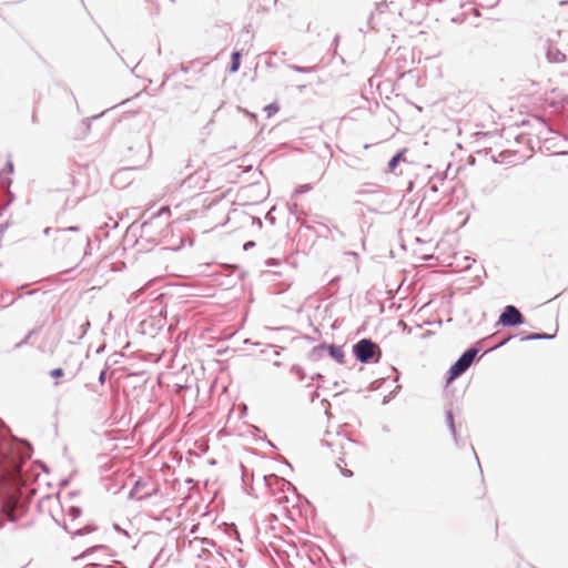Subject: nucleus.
I'll use <instances>...</instances> for the list:
<instances>
[{
  "label": "nucleus",
  "mask_w": 568,
  "mask_h": 568,
  "mask_svg": "<svg viewBox=\"0 0 568 568\" xmlns=\"http://www.w3.org/2000/svg\"><path fill=\"white\" fill-rule=\"evenodd\" d=\"M312 189H313V185L311 183L301 184L295 189L293 195L306 193V192L311 191Z\"/></svg>",
  "instance_id": "24"
},
{
  "label": "nucleus",
  "mask_w": 568,
  "mask_h": 568,
  "mask_svg": "<svg viewBox=\"0 0 568 568\" xmlns=\"http://www.w3.org/2000/svg\"><path fill=\"white\" fill-rule=\"evenodd\" d=\"M37 332H38V328H33V329H31V331H30V332L24 336V338H23V339H21L20 342H18V343L14 345V347H13V348H14V349H18V348L22 347L23 345H26V344L28 343L29 338H30L33 334H36Z\"/></svg>",
  "instance_id": "23"
},
{
  "label": "nucleus",
  "mask_w": 568,
  "mask_h": 568,
  "mask_svg": "<svg viewBox=\"0 0 568 568\" xmlns=\"http://www.w3.org/2000/svg\"><path fill=\"white\" fill-rule=\"evenodd\" d=\"M339 280H341V277H339V276H335V277H333V278L329 281V284H331V285H335Z\"/></svg>",
  "instance_id": "52"
},
{
  "label": "nucleus",
  "mask_w": 568,
  "mask_h": 568,
  "mask_svg": "<svg viewBox=\"0 0 568 568\" xmlns=\"http://www.w3.org/2000/svg\"><path fill=\"white\" fill-rule=\"evenodd\" d=\"M489 337H484L477 341L460 354V356L450 365L446 373L445 379L447 384L463 376L468 371V368L474 364V362L479 358L478 355L481 351V345Z\"/></svg>",
  "instance_id": "1"
},
{
  "label": "nucleus",
  "mask_w": 568,
  "mask_h": 568,
  "mask_svg": "<svg viewBox=\"0 0 568 568\" xmlns=\"http://www.w3.org/2000/svg\"><path fill=\"white\" fill-rule=\"evenodd\" d=\"M558 55H560V59H556L557 62L562 61L565 59V54L561 52H558Z\"/></svg>",
  "instance_id": "61"
},
{
  "label": "nucleus",
  "mask_w": 568,
  "mask_h": 568,
  "mask_svg": "<svg viewBox=\"0 0 568 568\" xmlns=\"http://www.w3.org/2000/svg\"><path fill=\"white\" fill-rule=\"evenodd\" d=\"M156 213H160V216L162 214H170V207L168 206H162Z\"/></svg>",
  "instance_id": "44"
},
{
  "label": "nucleus",
  "mask_w": 568,
  "mask_h": 568,
  "mask_svg": "<svg viewBox=\"0 0 568 568\" xmlns=\"http://www.w3.org/2000/svg\"><path fill=\"white\" fill-rule=\"evenodd\" d=\"M106 550H110L106 545H94V546L89 547L85 550H83L80 555L73 557V560L74 561L84 560L87 557H89L90 555H92L95 551H106Z\"/></svg>",
  "instance_id": "14"
},
{
  "label": "nucleus",
  "mask_w": 568,
  "mask_h": 568,
  "mask_svg": "<svg viewBox=\"0 0 568 568\" xmlns=\"http://www.w3.org/2000/svg\"><path fill=\"white\" fill-rule=\"evenodd\" d=\"M39 463H40V466H41V470L43 473H49V467L47 466V464L43 463V462H39Z\"/></svg>",
  "instance_id": "49"
},
{
  "label": "nucleus",
  "mask_w": 568,
  "mask_h": 568,
  "mask_svg": "<svg viewBox=\"0 0 568 568\" xmlns=\"http://www.w3.org/2000/svg\"><path fill=\"white\" fill-rule=\"evenodd\" d=\"M470 448H471V450H473V453H474V456H475V458H476V460H477L478 466H480L479 457L477 456V454H476V452H475L474 446H473V445H470ZM479 468L481 469V467H479Z\"/></svg>",
  "instance_id": "50"
},
{
  "label": "nucleus",
  "mask_w": 568,
  "mask_h": 568,
  "mask_svg": "<svg viewBox=\"0 0 568 568\" xmlns=\"http://www.w3.org/2000/svg\"><path fill=\"white\" fill-rule=\"evenodd\" d=\"M352 354L361 364H377L383 353L372 338L364 337L352 346Z\"/></svg>",
  "instance_id": "2"
},
{
  "label": "nucleus",
  "mask_w": 568,
  "mask_h": 568,
  "mask_svg": "<svg viewBox=\"0 0 568 568\" xmlns=\"http://www.w3.org/2000/svg\"><path fill=\"white\" fill-rule=\"evenodd\" d=\"M388 9L387 1H381L375 4V11L371 12L367 19V30H376L378 27L377 17L382 16Z\"/></svg>",
  "instance_id": "7"
},
{
  "label": "nucleus",
  "mask_w": 568,
  "mask_h": 568,
  "mask_svg": "<svg viewBox=\"0 0 568 568\" xmlns=\"http://www.w3.org/2000/svg\"><path fill=\"white\" fill-rule=\"evenodd\" d=\"M83 242L85 243V248L83 253V256L85 257L91 254L92 245L89 236L81 237L80 243L82 244Z\"/></svg>",
  "instance_id": "25"
},
{
  "label": "nucleus",
  "mask_w": 568,
  "mask_h": 568,
  "mask_svg": "<svg viewBox=\"0 0 568 568\" xmlns=\"http://www.w3.org/2000/svg\"><path fill=\"white\" fill-rule=\"evenodd\" d=\"M80 227L78 225L60 227L55 230L57 236L54 237L55 242H64L67 240V234L69 232H79Z\"/></svg>",
  "instance_id": "15"
},
{
  "label": "nucleus",
  "mask_w": 568,
  "mask_h": 568,
  "mask_svg": "<svg viewBox=\"0 0 568 568\" xmlns=\"http://www.w3.org/2000/svg\"><path fill=\"white\" fill-rule=\"evenodd\" d=\"M500 0H495L493 3L488 4V8H494L499 3Z\"/></svg>",
  "instance_id": "58"
},
{
  "label": "nucleus",
  "mask_w": 568,
  "mask_h": 568,
  "mask_svg": "<svg viewBox=\"0 0 568 568\" xmlns=\"http://www.w3.org/2000/svg\"><path fill=\"white\" fill-rule=\"evenodd\" d=\"M404 154H405V150H402V151H398L396 152L388 161L387 163V170L389 172H394L396 170V168L399 165V163L402 162L403 158H404Z\"/></svg>",
  "instance_id": "16"
},
{
  "label": "nucleus",
  "mask_w": 568,
  "mask_h": 568,
  "mask_svg": "<svg viewBox=\"0 0 568 568\" xmlns=\"http://www.w3.org/2000/svg\"><path fill=\"white\" fill-rule=\"evenodd\" d=\"M54 521L60 525L62 528H63V524L67 523L65 519H63L62 521L61 520H58L57 518H54Z\"/></svg>",
  "instance_id": "60"
},
{
  "label": "nucleus",
  "mask_w": 568,
  "mask_h": 568,
  "mask_svg": "<svg viewBox=\"0 0 568 568\" xmlns=\"http://www.w3.org/2000/svg\"><path fill=\"white\" fill-rule=\"evenodd\" d=\"M296 207H297V205H296V204H293L292 206H290V212H291L292 214H296V211H295V210H296Z\"/></svg>",
  "instance_id": "55"
},
{
  "label": "nucleus",
  "mask_w": 568,
  "mask_h": 568,
  "mask_svg": "<svg viewBox=\"0 0 568 568\" xmlns=\"http://www.w3.org/2000/svg\"><path fill=\"white\" fill-rule=\"evenodd\" d=\"M103 113H104V112H102V113H100V114H98V115H94V116H92V118H88V119H85V120H83V121H82V124L84 125V128H85V131H87V132H88V131L90 130V128H91V121H92V120H95V119H99L100 116H102V115H103Z\"/></svg>",
  "instance_id": "30"
},
{
  "label": "nucleus",
  "mask_w": 568,
  "mask_h": 568,
  "mask_svg": "<svg viewBox=\"0 0 568 568\" xmlns=\"http://www.w3.org/2000/svg\"><path fill=\"white\" fill-rule=\"evenodd\" d=\"M31 121H32V123H38L39 122L36 112L32 113Z\"/></svg>",
  "instance_id": "54"
},
{
  "label": "nucleus",
  "mask_w": 568,
  "mask_h": 568,
  "mask_svg": "<svg viewBox=\"0 0 568 568\" xmlns=\"http://www.w3.org/2000/svg\"><path fill=\"white\" fill-rule=\"evenodd\" d=\"M272 353H273L274 356H278L280 355V351H277V349H273Z\"/></svg>",
  "instance_id": "64"
},
{
  "label": "nucleus",
  "mask_w": 568,
  "mask_h": 568,
  "mask_svg": "<svg viewBox=\"0 0 568 568\" xmlns=\"http://www.w3.org/2000/svg\"><path fill=\"white\" fill-rule=\"evenodd\" d=\"M196 215H197V211L196 210H191V211H189L187 213L184 214L186 221L192 220Z\"/></svg>",
  "instance_id": "37"
},
{
  "label": "nucleus",
  "mask_w": 568,
  "mask_h": 568,
  "mask_svg": "<svg viewBox=\"0 0 568 568\" xmlns=\"http://www.w3.org/2000/svg\"><path fill=\"white\" fill-rule=\"evenodd\" d=\"M273 365H274V366H276V367H280V366H282V362H280V361H275V362L273 363Z\"/></svg>",
  "instance_id": "62"
},
{
  "label": "nucleus",
  "mask_w": 568,
  "mask_h": 568,
  "mask_svg": "<svg viewBox=\"0 0 568 568\" xmlns=\"http://www.w3.org/2000/svg\"><path fill=\"white\" fill-rule=\"evenodd\" d=\"M109 369V366L108 364L105 365V367L100 372L99 376H98V382L100 385H104L105 384V381H106V371Z\"/></svg>",
  "instance_id": "28"
},
{
  "label": "nucleus",
  "mask_w": 568,
  "mask_h": 568,
  "mask_svg": "<svg viewBox=\"0 0 568 568\" xmlns=\"http://www.w3.org/2000/svg\"><path fill=\"white\" fill-rule=\"evenodd\" d=\"M64 369L62 367L53 368L49 372V375L54 379V386H59V379L64 376Z\"/></svg>",
  "instance_id": "19"
},
{
  "label": "nucleus",
  "mask_w": 568,
  "mask_h": 568,
  "mask_svg": "<svg viewBox=\"0 0 568 568\" xmlns=\"http://www.w3.org/2000/svg\"><path fill=\"white\" fill-rule=\"evenodd\" d=\"M251 219H252V224H253V225H256L258 229H261V227H262L263 222H262L261 217H257V216H251Z\"/></svg>",
  "instance_id": "38"
},
{
  "label": "nucleus",
  "mask_w": 568,
  "mask_h": 568,
  "mask_svg": "<svg viewBox=\"0 0 568 568\" xmlns=\"http://www.w3.org/2000/svg\"><path fill=\"white\" fill-rule=\"evenodd\" d=\"M321 404L325 407V412L327 413L328 408L331 407L329 402L326 398H323Z\"/></svg>",
  "instance_id": "45"
},
{
  "label": "nucleus",
  "mask_w": 568,
  "mask_h": 568,
  "mask_svg": "<svg viewBox=\"0 0 568 568\" xmlns=\"http://www.w3.org/2000/svg\"><path fill=\"white\" fill-rule=\"evenodd\" d=\"M54 521L60 525L62 528H63V524L67 523L65 519H63L62 521L61 520H58L57 518H54Z\"/></svg>",
  "instance_id": "59"
},
{
  "label": "nucleus",
  "mask_w": 568,
  "mask_h": 568,
  "mask_svg": "<svg viewBox=\"0 0 568 568\" xmlns=\"http://www.w3.org/2000/svg\"><path fill=\"white\" fill-rule=\"evenodd\" d=\"M63 529L71 535V538L81 537L98 530L95 524H87L83 527L73 529L68 523L63 524Z\"/></svg>",
  "instance_id": "8"
},
{
  "label": "nucleus",
  "mask_w": 568,
  "mask_h": 568,
  "mask_svg": "<svg viewBox=\"0 0 568 568\" xmlns=\"http://www.w3.org/2000/svg\"><path fill=\"white\" fill-rule=\"evenodd\" d=\"M322 388V383H317L316 388L310 394V402L314 403L318 397V389Z\"/></svg>",
  "instance_id": "29"
},
{
  "label": "nucleus",
  "mask_w": 568,
  "mask_h": 568,
  "mask_svg": "<svg viewBox=\"0 0 568 568\" xmlns=\"http://www.w3.org/2000/svg\"><path fill=\"white\" fill-rule=\"evenodd\" d=\"M91 324H90V321L89 320H85L81 326H80V334L78 335V339H81L84 337V335L88 333L89 328H90Z\"/></svg>",
  "instance_id": "26"
},
{
  "label": "nucleus",
  "mask_w": 568,
  "mask_h": 568,
  "mask_svg": "<svg viewBox=\"0 0 568 568\" xmlns=\"http://www.w3.org/2000/svg\"><path fill=\"white\" fill-rule=\"evenodd\" d=\"M39 292H40V290H39V288H37V290H30V291H28V292H26V293H23V294H19V295H18L17 297H14V298H13V300L8 304V305L13 304V303L17 301V298H20V297H22V296H24V295H27V296H32V295L38 294Z\"/></svg>",
  "instance_id": "31"
},
{
  "label": "nucleus",
  "mask_w": 568,
  "mask_h": 568,
  "mask_svg": "<svg viewBox=\"0 0 568 568\" xmlns=\"http://www.w3.org/2000/svg\"><path fill=\"white\" fill-rule=\"evenodd\" d=\"M246 476H247V468L242 466V483H243V485L246 484Z\"/></svg>",
  "instance_id": "43"
},
{
  "label": "nucleus",
  "mask_w": 568,
  "mask_h": 568,
  "mask_svg": "<svg viewBox=\"0 0 568 568\" xmlns=\"http://www.w3.org/2000/svg\"><path fill=\"white\" fill-rule=\"evenodd\" d=\"M473 14L476 16V17H479L480 16L479 9L474 8L473 9Z\"/></svg>",
  "instance_id": "57"
},
{
  "label": "nucleus",
  "mask_w": 568,
  "mask_h": 568,
  "mask_svg": "<svg viewBox=\"0 0 568 568\" xmlns=\"http://www.w3.org/2000/svg\"><path fill=\"white\" fill-rule=\"evenodd\" d=\"M180 70H181V72H183V73H187L190 69H189V67H186V65H184V64L182 63V64L180 65Z\"/></svg>",
  "instance_id": "51"
},
{
  "label": "nucleus",
  "mask_w": 568,
  "mask_h": 568,
  "mask_svg": "<svg viewBox=\"0 0 568 568\" xmlns=\"http://www.w3.org/2000/svg\"><path fill=\"white\" fill-rule=\"evenodd\" d=\"M253 246H255V242L248 241V242L244 243L243 248L246 251Z\"/></svg>",
  "instance_id": "47"
},
{
  "label": "nucleus",
  "mask_w": 568,
  "mask_h": 568,
  "mask_svg": "<svg viewBox=\"0 0 568 568\" xmlns=\"http://www.w3.org/2000/svg\"><path fill=\"white\" fill-rule=\"evenodd\" d=\"M82 515V509L79 506H70L67 510L65 516L70 518L71 521L77 520Z\"/></svg>",
  "instance_id": "18"
},
{
  "label": "nucleus",
  "mask_w": 568,
  "mask_h": 568,
  "mask_svg": "<svg viewBox=\"0 0 568 568\" xmlns=\"http://www.w3.org/2000/svg\"><path fill=\"white\" fill-rule=\"evenodd\" d=\"M287 67L298 73H312L316 70V67H302L297 64H288Z\"/></svg>",
  "instance_id": "21"
},
{
  "label": "nucleus",
  "mask_w": 568,
  "mask_h": 568,
  "mask_svg": "<svg viewBox=\"0 0 568 568\" xmlns=\"http://www.w3.org/2000/svg\"><path fill=\"white\" fill-rule=\"evenodd\" d=\"M148 486V481L143 478H138L131 490L129 491V495H128V498L129 499H135V500H145V499H149L151 498L153 495H155L158 493L156 489H152L151 491H144L142 493V490Z\"/></svg>",
  "instance_id": "5"
},
{
  "label": "nucleus",
  "mask_w": 568,
  "mask_h": 568,
  "mask_svg": "<svg viewBox=\"0 0 568 568\" xmlns=\"http://www.w3.org/2000/svg\"><path fill=\"white\" fill-rule=\"evenodd\" d=\"M112 527L116 532L123 534L124 536L129 537V532L125 529H123L118 523H113Z\"/></svg>",
  "instance_id": "33"
},
{
  "label": "nucleus",
  "mask_w": 568,
  "mask_h": 568,
  "mask_svg": "<svg viewBox=\"0 0 568 568\" xmlns=\"http://www.w3.org/2000/svg\"><path fill=\"white\" fill-rule=\"evenodd\" d=\"M51 232H52V227H50V226H48L43 230V234L47 236L50 235Z\"/></svg>",
  "instance_id": "53"
},
{
  "label": "nucleus",
  "mask_w": 568,
  "mask_h": 568,
  "mask_svg": "<svg viewBox=\"0 0 568 568\" xmlns=\"http://www.w3.org/2000/svg\"><path fill=\"white\" fill-rule=\"evenodd\" d=\"M69 484H70V478H63L60 481L61 487H67V486H69Z\"/></svg>",
  "instance_id": "48"
},
{
  "label": "nucleus",
  "mask_w": 568,
  "mask_h": 568,
  "mask_svg": "<svg viewBox=\"0 0 568 568\" xmlns=\"http://www.w3.org/2000/svg\"><path fill=\"white\" fill-rule=\"evenodd\" d=\"M284 464H285V465H286L291 470H293V467H292V465H291V463H290V462L285 460V462H284Z\"/></svg>",
  "instance_id": "63"
},
{
  "label": "nucleus",
  "mask_w": 568,
  "mask_h": 568,
  "mask_svg": "<svg viewBox=\"0 0 568 568\" xmlns=\"http://www.w3.org/2000/svg\"><path fill=\"white\" fill-rule=\"evenodd\" d=\"M290 372L294 374L300 382H303L306 377L305 369L298 364H293L290 368Z\"/></svg>",
  "instance_id": "17"
},
{
  "label": "nucleus",
  "mask_w": 568,
  "mask_h": 568,
  "mask_svg": "<svg viewBox=\"0 0 568 568\" xmlns=\"http://www.w3.org/2000/svg\"><path fill=\"white\" fill-rule=\"evenodd\" d=\"M445 419H446V424H447V427L449 429V433L454 439V443L457 447H462L465 445V443L460 442L458 435H457V429H456V424H455V418H454V414H453V410L452 409H447L445 412Z\"/></svg>",
  "instance_id": "10"
},
{
  "label": "nucleus",
  "mask_w": 568,
  "mask_h": 568,
  "mask_svg": "<svg viewBox=\"0 0 568 568\" xmlns=\"http://www.w3.org/2000/svg\"><path fill=\"white\" fill-rule=\"evenodd\" d=\"M542 123L548 128L549 132L558 134V132L554 131L544 120ZM559 135L562 136L566 141H568V133H559Z\"/></svg>",
  "instance_id": "39"
},
{
  "label": "nucleus",
  "mask_w": 568,
  "mask_h": 568,
  "mask_svg": "<svg viewBox=\"0 0 568 568\" xmlns=\"http://www.w3.org/2000/svg\"><path fill=\"white\" fill-rule=\"evenodd\" d=\"M325 352L337 364H344L345 352L343 349V346L337 345V344H327L326 343Z\"/></svg>",
  "instance_id": "9"
},
{
  "label": "nucleus",
  "mask_w": 568,
  "mask_h": 568,
  "mask_svg": "<svg viewBox=\"0 0 568 568\" xmlns=\"http://www.w3.org/2000/svg\"><path fill=\"white\" fill-rule=\"evenodd\" d=\"M172 75L173 74H166V73L163 74V80H162V83L160 85V89H162L166 84V82L172 78Z\"/></svg>",
  "instance_id": "41"
},
{
  "label": "nucleus",
  "mask_w": 568,
  "mask_h": 568,
  "mask_svg": "<svg viewBox=\"0 0 568 568\" xmlns=\"http://www.w3.org/2000/svg\"><path fill=\"white\" fill-rule=\"evenodd\" d=\"M13 199H14V196H13V194H11L10 201L4 203V204H2V205H0V216H2V214L8 209V206L12 203Z\"/></svg>",
  "instance_id": "35"
},
{
  "label": "nucleus",
  "mask_w": 568,
  "mask_h": 568,
  "mask_svg": "<svg viewBox=\"0 0 568 568\" xmlns=\"http://www.w3.org/2000/svg\"><path fill=\"white\" fill-rule=\"evenodd\" d=\"M271 478H275V476H274V475H270V476H266V475H265V476H263V480H264L266 484H267L268 479H271Z\"/></svg>",
  "instance_id": "56"
},
{
  "label": "nucleus",
  "mask_w": 568,
  "mask_h": 568,
  "mask_svg": "<svg viewBox=\"0 0 568 568\" xmlns=\"http://www.w3.org/2000/svg\"><path fill=\"white\" fill-rule=\"evenodd\" d=\"M13 171H14L13 162L11 160H8L4 164L3 172L11 174V173H13Z\"/></svg>",
  "instance_id": "32"
},
{
  "label": "nucleus",
  "mask_w": 568,
  "mask_h": 568,
  "mask_svg": "<svg viewBox=\"0 0 568 568\" xmlns=\"http://www.w3.org/2000/svg\"><path fill=\"white\" fill-rule=\"evenodd\" d=\"M326 343L323 342L310 349L307 353V359L311 362H318L323 358L325 353Z\"/></svg>",
  "instance_id": "13"
},
{
  "label": "nucleus",
  "mask_w": 568,
  "mask_h": 568,
  "mask_svg": "<svg viewBox=\"0 0 568 568\" xmlns=\"http://www.w3.org/2000/svg\"><path fill=\"white\" fill-rule=\"evenodd\" d=\"M558 331V325H556V329L554 334L549 333H523L520 334V341L521 342H530V341H540V339H554L556 336V333Z\"/></svg>",
  "instance_id": "11"
},
{
  "label": "nucleus",
  "mask_w": 568,
  "mask_h": 568,
  "mask_svg": "<svg viewBox=\"0 0 568 568\" xmlns=\"http://www.w3.org/2000/svg\"><path fill=\"white\" fill-rule=\"evenodd\" d=\"M146 325H149L150 327L153 326V320H145L141 323V326L143 327V329L146 327Z\"/></svg>",
  "instance_id": "46"
},
{
  "label": "nucleus",
  "mask_w": 568,
  "mask_h": 568,
  "mask_svg": "<svg viewBox=\"0 0 568 568\" xmlns=\"http://www.w3.org/2000/svg\"><path fill=\"white\" fill-rule=\"evenodd\" d=\"M526 324V317L515 305H507L499 314L497 325L503 327H517Z\"/></svg>",
  "instance_id": "3"
},
{
  "label": "nucleus",
  "mask_w": 568,
  "mask_h": 568,
  "mask_svg": "<svg viewBox=\"0 0 568 568\" xmlns=\"http://www.w3.org/2000/svg\"><path fill=\"white\" fill-rule=\"evenodd\" d=\"M275 211V206H273L266 214H265V220L271 224V225H275L276 223V217L273 215V212Z\"/></svg>",
  "instance_id": "27"
},
{
  "label": "nucleus",
  "mask_w": 568,
  "mask_h": 568,
  "mask_svg": "<svg viewBox=\"0 0 568 568\" xmlns=\"http://www.w3.org/2000/svg\"><path fill=\"white\" fill-rule=\"evenodd\" d=\"M377 192L378 191H372V190L362 189V190H358L356 192V194L359 195V196H366V195L374 194V193H377Z\"/></svg>",
  "instance_id": "34"
},
{
  "label": "nucleus",
  "mask_w": 568,
  "mask_h": 568,
  "mask_svg": "<svg viewBox=\"0 0 568 568\" xmlns=\"http://www.w3.org/2000/svg\"><path fill=\"white\" fill-rule=\"evenodd\" d=\"M341 473H342V475H343L344 477H347V478H349V477H352V476H353V471H352V470H349V469H343V468H341Z\"/></svg>",
  "instance_id": "42"
},
{
  "label": "nucleus",
  "mask_w": 568,
  "mask_h": 568,
  "mask_svg": "<svg viewBox=\"0 0 568 568\" xmlns=\"http://www.w3.org/2000/svg\"><path fill=\"white\" fill-rule=\"evenodd\" d=\"M311 379L321 383L324 381V375L322 373L317 372L311 376Z\"/></svg>",
  "instance_id": "36"
},
{
  "label": "nucleus",
  "mask_w": 568,
  "mask_h": 568,
  "mask_svg": "<svg viewBox=\"0 0 568 568\" xmlns=\"http://www.w3.org/2000/svg\"><path fill=\"white\" fill-rule=\"evenodd\" d=\"M159 217H160V213H153L148 221H145L141 224L140 240L136 241V244L139 246L144 247V245H143L144 241L152 245H156L159 243L158 239H156V234H159L160 232L155 227V223L159 220Z\"/></svg>",
  "instance_id": "4"
},
{
  "label": "nucleus",
  "mask_w": 568,
  "mask_h": 568,
  "mask_svg": "<svg viewBox=\"0 0 568 568\" xmlns=\"http://www.w3.org/2000/svg\"><path fill=\"white\" fill-rule=\"evenodd\" d=\"M447 176L444 173H436L432 178H429L428 182L424 186V196H429L430 194H436L444 185Z\"/></svg>",
  "instance_id": "6"
},
{
  "label": "nucleus",
  "mask_w": 568,
  "mask_h": 568,
  "mask_svg": "<svg viewBox=\"0 0 568 568\" xmlns=\"http://www.w3.org/2000/svg\"><path fill=\"white\" fill-rule=\"evenodd\" d=\"M0 182H2L7 189H10V186L12 184V179L11 178H3V179L0 180Z\"/></svg>",
  "instance_id": "40"
},
{
  "label": "nucleus",
  "mask_w": 568,
  "mask_h": 568,
  "mask_svg": "<svg viewBox=\"0 0 568 568\" xmlns=\"http://www.w3.org/2000/svg\"><path fill=\"white\" fill-rule=\"evenodd\" d=\"M242 51L240 50H234L232 53H231V60H230V63L227 65V72L229 73H235L240 70L241 68V62H242Z\"/></svg>",
  "instance_id": "12"
},
{
  "label": "nucleus",
  "mask_w": 568,
  "mask_h": 568,
  "mask_svg": "<svg viewBox=\"0 0 568 568\" xmlns=\"http://www.w3.org/2000/svg\"><path fill=\"white\" fill-rule=\"evenodd\" d=\"M513 337H514V336H508V337H506V338H504V339H500V342H499V343H497L496 345H494V346L489 347L487 351H485V352L483 353V355H485V354H487V353H489V352L496 351V349H498V348H500V347L505 346V345H506V344H507V343H508Z\"/></svg>",
  "instance_id": "22"
},
{
  "label": "nucleus",
  "mask_w": 568,
  "mask_h": 568,
  "mask_svg": "<svg viewBox=\"0 0 568 568\" xmlns=\"http://www.w3.org/2000/svg\"><path fill=\"white\" fill-rule=\"evenodd\" d=\"M263 110L265 111L266 116L271 118L280 111V104L277 102H272L266 104Z\"/></svg>",
  "instance_id": "20"
}]
</instances>
